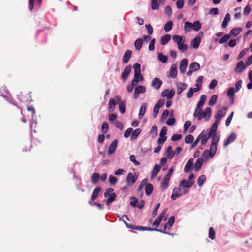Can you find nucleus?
<instances>
[{
	"instance_id": "72a5a7b5",
	"label": "nucleus",
	"mask_w": 252,
	"mask_h": 252,
	"mask_svg": "<svg viewBox=\"0 0 252 252\" xmlns=\"http://www.w3.org/2000/svg\"><path fill=\"white\" fill-rule=\"evenodd\" d=\"M143 45V40L141 38L137 39L134 43L135 48L137 50H140Z\"/></svg>"
},
{
	"instance_id": "4be33fe9",
	"label": "nucleus",
	"mask_w": 252,
	"mask_h": 252,
	"mask_svg": "<svg viewBox=\"0 0 252 252\" xmlns=\"http://www.w3.org/2000/svg\"><path fill=\"white\" fill-rule=\"evenodd\" d=\"M171 36L170 34H166L161 37L160 43L162 45L167 44L171 39Z\"/></svg>"
},
{
	"instance_id": "774afa93",
	"label": "nucleus",
	"mask_w": 252,
	"mask_h": 252,
	"mask_svg": "<svg viewBox=\"0 0 252 252\" xmlns=\"http://www.w3.org/2000/svg\"><path fill=\"white\" fill-rule=\"evenodd\" d=\"M133 129L132 128H129L127 129L124 132V136L126 138H128L131 132H132Z\"/></svg>"
},
{
	"instance_id": "cd10ccee",
	"label": "nucleus",
	"mask_w": 252,
	"mask_h": 252,
	"mask_svg": "<svg viewBox=\"0 0 252 252\" xmlns=\"http://www.w3.org/2000/svg\"><path fill=\"white\" fill-rule=\"evenodd\" d=\"M203 161V159L202 158H199L197 160L194 165V170L196 171H198L200 169L202 165Z\"/></svg>"
},
{
	"instance_id": "f03ea898",
	"label": "nucleus",
	"mask_w": 252,
	"mask_h": 252,
	"mask_svg": "<svg viewBox=\"0 0 252 252\" xmlns=\"http://www.w3.org/2000/svg\"><path fill=\"white\" fill-rule=\"evenodd\" d=\"M113 189L111 188H109L106 190L104 194L105 197H109L106 201V204L108 205L115 200L116 195L114 192H113Z\"/></svg>"
},
{
	"instance_id": "0e129e2a",
	"label": "nucleus",
	"mask_w": 252,
	"mask_h": 252,
	"mask_svg": "<svg viewBox=\"0 0 252 252\" xmlns=\"http://www.w3.org/2000/svg\"><path fill=\"white\" fill-rule=\"evenodd\" d=\"M233 114H234V112H232L230 114V115L227 118L226 122H225V125H226V126H228L230 125V124L232 121V118L233 116Z\"/></svg>"
},
{
	"instance_id": "052dcab7",
	"label": "nucleus",
	"mask_w": 252,
	"mask_h": 252,
	"mask_svg": "<svg viewBox=\"0 0 252 252\" xmlns=\"http://www.w3.org/2000/svg\"><path fill=\"white\" fill-rule=\"evenodd\" d=\"M137 202H138V200L136 198L134 197H131L130 198V205L133 207H137Z\"/></svg>"
},
{
	"instance_id": "c9c22d12",
	"label": "nucleus",
	"mask_w": 252,
	"mask_h": 252,
	"mask_svg": "<svg viewBox=\"0 0 252 252\" xmlns=\"http://www.w3.org/2000/svg\"><path fill=\"white\" fill-rule=\"evenodd\" d=\"M146 112V104H143L139 110V114H138V118L140 119H141L144 116L145 113Z\"/></svg>"
},
{
	"instance_id": "ea45409f",
	"label": "nucleus",
	"mask_w": 252,
	"mask_h": 252,
	"mask_svg": "<svg viewBox=\"0 0 252 252\" xmlns=\"http://www.w3.org/2000/svg\"><path fill=\"white\" fill-rule=\"evenodd\" d=\"M192 29L195 31H198L201 27V23L199 21H195L192 23Z\"/></svg>"
},
{
	"instance_id": "6e6d98bb",
	"label": "nucleus",
	"mask_w": 252,
	"mask_h": 252,
	"mask_svg": "<svg viewBox=\"0 0 252 252\" xmlns=\"http://www.w3.org/2000/svg\"><path fill=\"white\" fill-rule=\"evenodd\" d=\"M230 37V35L229 34H226L222 38H220L219 42L220 44H223L225 43V42L227 41Z\"/></svg>"
},
{
	"instance_id": "de8ad7c7",
	"label": "nucleus",
	"mask_w": 252,
	"mask_h": 252,
	"mask_svg": "<svg viewBox=\"0 0 252 252\" xmlns=\"http://www.w3.org/2000/svg\"><path fill=\"white\" fill-rule=\"evenodd\" d=\"M173 23L171 21H168L164 26V29L166 32L170 31L172 28Z\"/></svg>"
},
{
	"instance_id": "f8f14e48",
	"label": "nucleus",
	"mask_w": 252,
	"mask_h": 252,
	"mask_svg": "<svg viewBox=\"0 0 252 252\" xmlns=\"http://www.w3.org/2000/svg\"><path fill=\"white\" fill-rule=\"evenodd\" d=\"M188 60L186 59L182 60L180 63L179 70L181 73H184L188 66Z\"/></svg>"
},
{
	"instance_id": "2eb2a0df",
	"label": "nucleus",
	"mask_w": 252,
	"mask_h": 252,
	"mask_svg": "<svg viewBox=\"0 0 252 252\" xmlns=\"http://www.w3.org/2000/svg\"><path fill=\"white\" fill-rule=\"evenodd\" d=\"M177 75V68L175 64L172 65L170 69V75H167L168 77L175 78Z\"/></svg>"
},
{
	"instance_id": "6ab92c4d",
	"label": "nucleus",
	"mask_w": 252,
	"mask_h": 252,
	"mask_svg": "<svg viewBox=\"0 0 252 252\" xmlns=\"http://www.w3.org/2000/svg\"><path fill=\"white\" fill-rule=\"evenodd\" d=\"M193 165V159L191 158H190L186 163L185 166L184 167V172L185 173H187L189 171V170L192 168Z\"/></svg>"
},
{
	"instance_id": "7c9ffc66",
	"label": "nucleus",
	"mask_w": 252,
	"mask_h": 252,
	"mask_svg": "<svg viewBox=\"0 0 252 252\" xmlns=\"http://www.w3.org/2000/svg\"><path fill=\"white\" fill-rule=\"evenodd\" d=\"M230 15L229 13H227L225 15L224 19L222 23L221 26L223 29H225L227 27L228 22L230 21Z\"/></svg>"
},
{
	"instance_id": "bb28decb",
	"label": "nucleus",
	"mask_w": 252,
	"mask_h": 252,
	"mask_svg": "<svg viewBox=\"0 0 252 252\" xmlns=\"http://www.w3.org/2000/svg\"><path fill=\"white\" fill-rule=\"evenodd\" d=\"M200 65L197 62H193L189 66V69H191L192 71H196L200 69Z\"/></svg>"
},
{
	"instance_id": "2f4dec72",
	"label": "nucleus",
	"mask_w": 252,
	"mask_h": 252,
	"mask_svg": "<svg viewBox=\"0 0 252 252\" xmlns=\"http://www.w3.org/2000/svg\"><path fill=\"white\" fill-rule=\"evenodd\" d=\"M206 100V95H205L204 94L201 95L200 98V100L197 104L196 108H198V109L201 108L203 106Z\"/></svg>"
},
{
	"instance_id": "20e7f679",
	"label": "nucleus",
	"mask_w": 252,
	"mask_h": 252,
	"mask_svg": "<svg viewBox=\"0 0 252 252\" xmlns=\"http://www.w3.org/2000/svg\"><path fill=\"white\" fill-rule=\"evenodd\" d=\"M198 137H200L201 145H204L207 143L209 138L212 136L211 134L207 133L206 132H205L204 130H203L198 136Z\"/></svg>"
},
{
	"instance_id": "b1692460",
	"label": "nucleus",
	"mask_w": 252,
	"mask_h": 252,
	"mask_svg": "<svg viewBox=\"0 0 252 252\" xmlns=\"http://www.w3.org/2000/svg\"><path fill=\"white\" fill-rule=\"evenodd\" d=\"M100 179V175L97 173H94L91 177V182L94 184H96Z\"/></svg>"
},
{
	"instance_id": "5fc2aeb1",
	"label": "nucleus",
	"mask_w": 252,
	"mask_h": 252,
	"mask_svg": "<svg viewBox=\"0 0 252 252\" xmlns=\"http://www.w3.org/2000/svg\"><path fill=\"white\" fill-rule=\"evenodd\" d=\"M109 129V125L108 124L105 122L103 123L102 127H101V131L103 133H106Z\"/></svg>"
},
{
	"instance_id": "e433bc0d",
	"label": "nucleus",
	"mask_w": 252,
	"mask_h": 252,
	"mask_svg": "<svg viewBox=\"0 0 252 252\" xmlns=\"http://www.w3.org/2000/svg\"><path fill=\"white\" fill-rule=\"evenodd\" d=\"M192 29V23L189 22H185L184 24V30L186 32H189Z\"/></svg>"
},
{
	"instance_id": "bf43d9fd",
	"label": "nucleus",
	"mask_w": 252,
	"mask_h": 252,
	"mask_svg": "<svg viewBox=\"0 0 252 252\" xmlns=\"http://www.w3.org/2000/svg\"><path fill=\"white\" fill-rule=\"evenodd\" d=\"M182 135L180 134H175L171 137L172 141H179L182 139Z\"/></svg>"
},
{
	"instance_id": "423d86ee",
	"label": "nucleus",
	"mask_w": 252,
	"mask_h": 252,
	"mask_svg": "<svg viewBox=\"0 0 252 252\" xmlns=\"http://www.w3.org/2000/svg\"><path fill=\"white\" fill-rule=\"evenodd\" d=\"M227 109V107H224L215 116V121L217 123H219L221 119L226 115Z\"/></svg>"
},
{
	"instance_id": "3c124183",
	"label": "nucleus",
	"mask_w": 252,
	"mask_h": 252,
	"mask_svg": "<svg viewBox=\"0 0 252 252\" xmlns=\"http://www.w3.org/2000/svg\"><path fill=\"white\" fill-rule=\"evenodd\" d=\"M208 236L210 239L212 240H214L215 238V231L212 227H211L209 228Z\"/></svg>"
},
{
	"instance_id": "09e8293b",
	"label": "nucleus",
	"mask_w": 252,
	"mask_h": 252,
	"mask_svg": "<svg viewBox=\"0 0 252 252\" xmlns=\"http://www.w3.org/2000/svg\"><path fill=\"white\" fill-rule=\"evenodd\" d=\"M204 112L205 113V115H206V120H208L211 116V113H212L211 108L210 107H207L205 109V111H204Z\"/></svg>"
},
{
	"instance_id": "79ce46f5",
	"label": "nucleus",
	"mask_w": 252,
	"mask_h": 252,
	"mask_svg": "<svg viewBox=\"0 0 252 252\" xmlns=\"http://www.w3.org/2000/svg\"><path fill=\"white\" fill-rule=\"evenodd\" d=\"M218 98V95L217 94H213L208 102V105L210 106L214 105L216 104Z\"/></svg>"
},
{
	"instance_id": "58836bf2",
	"label": "nucleus",
	"mask_w": 252,
	"mask_h": 252,
	"mask_svg": "<svg viewBox=\"0 0 252 252\" xmlns=\"http://www.w3.org/2000/svg\"><path fill=\"white\" fill-rule=\"evenodd\" d=\"M242 29L240 28H236L232 29L230 31V35L232 36H236L241 32Z\"/></svg>"
},
{
	"instance_id": "c03bdc74",
	"label": "nucleus",
	"mask_w": 252,
	"mask_h": 252,
	"mask_svg": "<svg viewBox=\"0 0 252 252\" xmlns=\"http://www.w3.org/2000/svg\"><path fill=\"white\" fill-rule=\"evenodd\" d=\"M227 95L233 100L234 96V88L233 87H230L228 89Z\"/></svg>"
},
{
	"instance_id": "f257e3e1",
	"label": "nucleus",
	"mask_w": 252,
	"mask_h": 252,
	"mask_svg": "<svg viewBox=\"0 0 252 252\" xmlns=\"http://www.w3.org/2000/svg\"><path fill=\"white\" fill-rule=\"evenodd\" d=\"M124 222L125 224L126 225V227L128 228H130L132 229H135L137 230L140 231H144V230H148V231H158L163 233L165 234H169V233L165 232L164 231H163L162 230H160L157 228H147L146 227H142V226H135L133 225L127 223L126 221L124 220Z\"/></svg>"
},
{
	"instance_id": "680f3d73",
	"label": "nucleus",
	"mask_w": 252,
	"mask_h": 252,
	"mask_svg": "<svg viewBox=\"0 0 252 252\" xmlns=\"http://www.w3.org/2000/svg\"><path fill=\"white\" fill-rule=\"evenodd\" d=\"M119 108L120 112L122 114H124L126 110V103L125 102L122 103L119 105Z\"/></svg>"
},
{
	"instance_id": "4468645a",
	"label": "nucleus",
	"mask_w": 252,
	"mask_h": 252,
	"mask_svg": "<svg viewBox=\"0 0 252 252\" xmlns=\"http://www.w3.org/2000/svg\"><path fill=\"white\" fill-rule=\"evenodd\" d=\"M101 190V188L100 187H97L95 188L93 191L91 200V201H94L98 197L99 192Z\"/></svg>"
},
{
	"instance_id": "49530a36",
	"label": "nucleus",
	"mask_w": 252,
	"mask_h": 252,
	"mask_svg": "<svg viewBox=\"0 0 252 252\" xmlns=\"http://www.w3.org/2000/svg\"><path fill=\"white\" fill-rule=\"evenodd\" d=\"M206 180V176L204 175H200L197 179V184L199 186H201Z\"/></svg>"
},
{
	"instance_id": "4d7b16f0",
	"label": "nucleus",
	"mask_w": 252,
	"mask_h": 252,
	"mask_svg": "<svg viewBox=\"0 0 252 252\" xmlns=\"http://www.w3.org/2000/svg\"><path fill=\"white\" fill-rule=\"evenodd\" d=\"M158 58L159 60L163 63H165L167 61L168 58L167 56L163 55L162 53L158 54Z\"/></svg>"
},
{
	"instance_id": "338daca9",
	"label": "nucleus",
	"mask_w": 252,
	"mask_h": 252,
	"mask_svg": "<svg viewBox=\"0 0 252 252\" xmlns=\"http://www.w3.org/2000/svg\"><path fill=\"white\" fill-rule=\"evenodd\" d=\"M217 84H218V81L215 79H213L211 81L209 87L210 89H213L216 87V86L217 85Z\"/></svg>"
},
{
	"instance_id": "603ef678",
	"label": "nucleus",
	"mask_w": 252,
	"mask_h": 252,
	"mask_svg": "<svg viewBox=\"0 0 252 252\" xmlns=\"http://www.w3.org/2000/svg\"><path fill=\"white\" fill-rule=\"evenodd\" d=\"M133 67L134 70V73H136V75H137V74L141 73V65L139 63H135Z\"/></svg>"
},
{
	"instance_id": "412c9836",
	"label": "nucleus",
	"mask_w": 252,
	"mask_h": 252,
	"mask_svg": "<svg viewBox=\"0 0 252 252\" xmlns=\"http://www.w3.org/2000/svg\"><path fill=\"white\" fill-rule=\"evenodd\" d=\"M200 42V37L199 36L194 38L191 42V46L192 48L197 49L198 48Z\"/></svg>"
},
{
	"instance_id": "0eeeda50",
	"label": "nucleus",
	"mask_w": 252,
	"mask_h": 252,
	"mask_svg": "<svg viewBox=\"0 0 252 252\" xmlns=\"http://www.w3.org/2000/svg\"><path fill=\"white\" fill-rule=\"evenodd\" d=\"M162 81L158 78H154L151 83V86L156 90H158L162 85Z\"/></svg>"
},
{
	"instance_id": "aec40b11",
	"label": "nucleus",
	"mask_w": 252,
	"mask_h": 252,
	"mask_svg": "<svg viewBox=\"0 0 252 252\" xmlns=\"http://www.w3.org/2000/svg\"><path fill=\"white\" fill-rule=\"evenodd\" d=\"M187 87V85L185 83H180L177 86V93L178 94H181L183 91L185 90Z\"/></svg>"
},
{
	"instance_id": "dca6fc26",
	"label": "nucleus",
	"mask_w": 252,
	"mask_h": 252,
	"mask_svg": "<svg viewBox=\"0 0 252 252\" xmlns=\"http://www.w3.org/2000/svg\"><path fill=\"white\" fill-rule=\"evenodd\" d=\"M174 95V92L172 91H170L168 89H165L161 94L162 97H166L168 99L172 98Z\"/></svg>"
},
{
	"instance_id": "39448f33",
	"label": "nucleus",
	"mask_w": 252,
	"mask_h": 252,
	"mask_svg": "<svg viewBox=\"0 0 252 252\" xmlns=\"http://www.w3.org/2000/svg\"><path fill=\"white\" fill-rule=\"evenodd\" d=\"M166 212H167L166 209L164 210L162 212V213L160 214L159 216L155 219V220L153 224V225L156 227H158L159 226L162 220L165 217V216L166 214Z\"/></svg>"
},
{
	"instance_id": "473e14b6",
	"label": "nucleus",
	"mask_w": 252,
	"mask_h": 252,
	"mask_svg": "<svg viewBox=\"0 0 252 252\" xmlns=\"http://www.w3.org/2000/svg\"><path fill=\"white\" fill-rule=\"evenodd\" d=\"M166 156L169 159L173 158L174 155V152H172V148L171 146H168L166 150Z\"/></svg>"
},
{
	"instance_id": "a18cd8bd",
	"label": "nucleus",
	"mask_w": 252,
	"mask_h": 252,
	"mask_svg": "<svg viewBox=\"0 0 252 252\" xmlns=\"http://www.w3.org/2000/svg\"><path fill=\"white\" fill-rule=\"evenodd\" d=\"M217 145L211 144L209 151L211 152V157H213L216 154Z\"/></svg>"
},
{
	"instance_id": "37998d69",
	"label": "nucleus",
	"mask_w": 252,
	"mask_h": 252,
	"mask_svg": "<svg viewBox=\"0 0 252 252\" xmlns=\"http://www.w3.org/2000/svg\"><path fill=\"white\" fill-rule=\"evenodd\" d=\"M159 7L158 0H151V8L152 10H158Z\"/></svg>"
},
{
	"instance_id": "9d476101",
	"label": "nucleus",
	"mask_w": 252,
	"mask_h": 252,
	"mask_svg": "<svg viewBox=\"0 0 252 252\" xmlns=\"http://www.w3.org/2000/svg\"><path fill=\"white\" fill-rule=\"evenodd\" d=\"M246 65L244 64V62L242 61L239 62L235 68V72L238 73H242L246 68Z\"/></svg>"
},
{
	"instance_id": "6e6552de",
	"label": "nucleus",
	"mask_w": 252,
	"mask_h": 252,
	"mask_svg": "<svg viewBox=\"0 0 252 252\" xmlns=\"http://www.w3.org/2000/svg\"><path fill=\"white\" fill-rule=\"evenodd\" d=\"M131 67L130 66H128L125 67L124 72L121 74V78L124 82L127 80V77L131 72Z\"/></svg>"
},
{
	"instance_id": "e2e57ef3",
	"label": "nucleus",
	"mask_w": 252,
	"mask_h": 252,
	"mask_svg": "<svg viewBox=\"0 0 252 252\" xmlns=\"http://www.w3.org/2000/svg\"><path fill=\"white\" fill-rule=\"evenodd\" d=\"M130 160L133 162L135 165L138 166L140 165V163L138 162L135 158V157L133 155H131L129 157Z\"/></svg>"
},
{
	"instance_id": "1a4fd4ad",
	"label": "nucleus",
	"mask_w": 252,
	"mask_h": 252,
	"mask_svg": "<svg viewBox=\"0 0 252 252\" xmlns=\"http://www.w3.org/2000/svg\"><path fill=\"white\" fill-rule=\"evenodd\" d=\"M181 189L180 187L179 188H175L172 191V194L171 195V199L173 200H176L178 197L181 196L182 195Z\"/></svg>"
},
{
	"instance_id": "7ed1b4c3",
	"label": "nucleus",
	"mask_w": 252,
	"mask_h": 252,
	"mask_svg": "<svg viewBox=\"0 0 252 252\" xmlns=\"http://www.w3.org/2000/svg\"><path fill=\"white\" fill-rule=\"evenodd\" d=\"M138 175H136L135 173L134 175H133L132 173L130 172L127 174V176L126 178V182L127 185H132L134 183H135L137 180Z\"/></svg>"
},
{
	"instance_id": "393cba45",
	"label": "nucleus",
	"mask_w": 252,
	"mask_h": 252,
	"mask_svg": "<svg viewBox=\"0 0 252 252\" xmlns=\"http://www.w3.org/2000/svg\"><path fill=\"white\" fill-rule=\"evenodd\" d=\"M218 123H217V122L215 121V122L211 126V127L209 130V133H208L211 134V136H212L213 135H216V132L217 130Z\"/></svg>"
},
{
	"instance_id": "9b49d317",
	"label": "nucleus",
	"mask_w": 252,
	"mask_h": 252,
	"mask_svg": "<svg viewBox=\"0 0 252 252\" xmlns=\"http://www.w3.org/2000/svg\"><path fill=\"white\" fill-rule=\"evenodd\" d=\"M195 117L198 118V120H201L203 118L206 119V115L204 111H201V108H196L193 114Z\"/></svg>"
},
{
	"instance_id": "c85d7f7f",
	"label": "nucleus",
	"mask_w": 252,
	"mask_h": 252,
	"mask_svg": "<svg viewBox=\"0 0 252 252\" xmlns=\"http://www.w3.org/2000/svg\"><path fill=\"white\" fill-rule=\"evenodd\" d=\"M116 105L115 100L113 98H111L109 102L108 110L110 112H113L115 110Z\"/></svg>"
},
{
	"instance_id": "5701e85b",
	"label": "nucleus",
	"mask_w": 252,
	"mask_h": 252,
	"mask_svg": "<svg viewBox=\"0 0 252 252\" xmlns=\"http://www.w3.org/2000/svg\"><path fill=\"white\" fill-rule=\"evenodd\" d=\"M180 187L183 188H190L192 186V183L191 182H189L185 179H183L180 183Z\"/></svg>"
},
{
	"instance_id": "69168bd1",
	"label": "nucleus",
	"mask_w": 252,
	"mask_h": 252,
	"mask_svg": "<svg viewBox=\"0 0 252 252\" xmlns=\"http://www.w3.org/2000/svg\"><path fill=\"white\" fill-rule=\"evenodd\" d=\"M155 39L153 38L152 39L149 43V50L150 51H153L155 49Z\"/></svg>"
},
{
	"instance_id": "f3484780",
	"label": "nucleus",
	"mask_w": 252,
	"mask_h": 252,
	"mask_svg": "<svg viewBox=\"0 0 252 252\" xmlns=\"http://www.w3.org/2000/svg\"><path fill=\"white\" fill-rule=\"evenodd\" d=\"M236 139V135L235 133H232L224 143V146L226 147L230 143L234 142Z\"/></svg>"
},
{
	"instance_id": "f704fd0d",
	"label": "nucleus",
	"mask_w": 252,
	"mask_h": 252,
	"mask_svg": "<svg viewBox=\"0 0 252 252\" xmlns=\"http://www.w3.org/2000/svg\"><path fill=\"white\" fill-rule=\"evenodd\" d=\"M173 41L177 45L183 42V38L182 36L178 35H174L172 37Z\"/></svg>"
},
{
	"instance_id": "ddd939ff",
	"label": "nucleus",
	"mask_w": 252,
	"mask_h": 252,
	"mask_svg": "<svg viewBox=\"0 0 252 252\" xmlns=\"http://www.w3.org/2000/svg\"><path fill=\"white\" fill-rule=\"evenodd\" d=\"M117 143L118 141L116 139H115L112 141V142L110 145L109 148H108V154L109 155H112L114 152H115L117 146Z\"/></svg>"
},
{
	"instance_id": "a878e982",
	"label": "nucleus",
	"mask_w": 252,
	"mask_h": 252,
	"mask_svg": "<svg viewBox=\"0 0 252 252\" xmlns=\"http://www.w3.org/2000/svg\"><path fill=\"white\" fill-rule=\"evenodd\" d=\"M145 193L147 196H149L153 190V185L151 183L147 184L145 186Z\"/></svg>"
},
{
	"instance_id": "13d9d810",
	"label": "nucleus",
	"mask_w": 252,
	"mask_h": 252,
	"mask_svg": "<svg viewBox=\"0 0 252 252\" xmlns=\"http://www.w3.org/2000/svg\"><path fill=\"white\" fill-rule=\"evenodd\" d=\"M135 91H136V93H143L145 92L146 89L144 86H139L135 88Z\"/></svg>"
},
{
	"instance_id": "4c0bfd02",
	"label": "nucleus",
	"mask_w": 252,
	"mask_h": 252,
	"mask_svg": "<svg viewBox=\"0 0 252 252\" xmlns=\"http://www.w3.org/2000/svg\"><path fill=\"white\" fill-rule=\"evenodd\" d=\"M170 180L166 177L164 178L163 181L161 184V188L162 190H164L167 188L169 185Z\"/></svg>"
},
{
	"instance_id": "a19ab883",
	"label": "nucleus",
	"mask_w": 252,
	"mask_h": 252,
	"mask_svg": "<svg viewBox=\"0 0 252 252\" xmlns=\"http://www.w3.org/2000/svg\"><path fill=\"white\" fill-rule=\"evenodd\" d=\"M184 41L178 45V49L182 52L186 51L188 49V45L184 43Z\"/></svg>"
},
{
	"instance_id": "8fccbe9b",
	"label": "nucleus",
	"mask_w": 252,
	"mask_h": 252,
	"mask_svg": "<svg viewBox=\"0 0 252 252\" xmlns=\"http://www.w3.org/2000/svg\"><path fill=\"white\" fill-rule=\"evenodd\" d=\"M194 139V137L191 134L188 135L185 138V142L187 144L191 143Z\"/></svg>"
},
{
	"instance_id": "a211bd4d",
	"label": "nucleus",
	"mask_w": 252,
	"mask_h": 252,
	"mask_svg": "<svg viewBox=\"0 0 252 252\" xmlns=\"http://www.w3.org/2000/svg\"><path fill=\"white\" fill-rule=\"evenodd\" d=\"M132 55V51L130 50H127L124 53L123 57V62L126 63L128 62L129 59Z\"/></svg>"
},
{
	"instance_id": "864d4df0",
	"label": "nucleus",
	"mask_w": 252,
	"mask_h": 252,
	"mask_svg": "<svg viewBox=\"0 0 252 252\" xmlns=\"http://www.w3.org/2000/svg\"><path fill=\"white\" fill-rule=\"evenodd\" d=\"M109 181L110 182V185H114L117 182L118 179L116 177L113 175L109 176Z\"/></svg>"
},
{
	"instance_id": "c756f323",
	"label": "nucleus",
	"mask_w": 252,
	"mask_h": 252,
	"mask_svg": "<svg viewBox=\"0 0 252 252\" xmlns=\"http://www.w3.org/2000/svg\"><path fill=\"white\" fill-rule=\"evenodd\" d=\"M160 170V166L158 164H156L152 171L151 176L152 177L156 176Z\"/></svg>"
}]
</instances>
